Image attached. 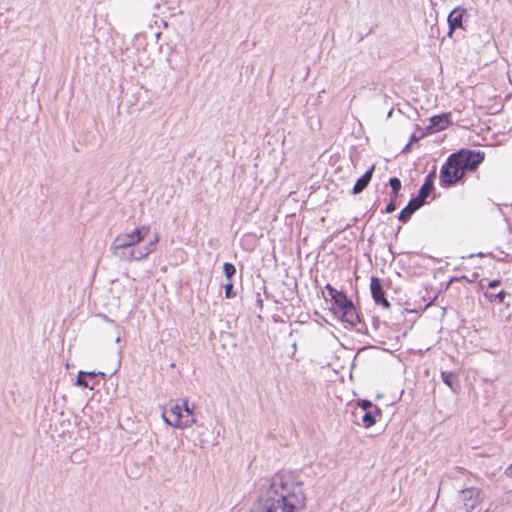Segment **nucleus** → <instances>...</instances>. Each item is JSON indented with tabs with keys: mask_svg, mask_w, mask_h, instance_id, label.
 <instances>
[{
	"mask_svg": "<svg viewBox=\"0 0 512 512\" xmlns=\"http://www.w3.org/2000/svg\"><path fill=\"white\" fill-rule=\"evenodd\" d=\"M307 500L299 473L280 470L255 483L249 512H301L306 509Z\"/></svg>",
	"mask_w": 512,
	"mask_h": 512,
	"instance_id": "nucleus-1",
	"label": "nucleus"
},
{
	"mask_svg": "<svg viewBox=\"0 0 512 512\" xmlns=\"http://www.w3.org/2000/svg\"><path fill=\"white\" fill-rule=\"evenodd\" d=\"M485 153L482 151L460 149L451 153L441 166L439 182L448 188L463 182L467 172H473L482 164Z\"/></svg>",
	"mask_w": 512,
	"mask_h": 512,
	"instance_id": "nucleus-2",
	"label": "nucleus"
},
{
	"mask_svg": "<svg viewBox=\"0 0 512 512\" xmlns=\"http://www.w3.org/2000/svg\"><path fill=\"white\" fill-rule=\"evenodd\" d=\"M331 303L333 313L342 322L347 323L351 327H355L359 332H363L367 329L362 315L357 311L353 301L348 298L344 291L335 297Z\"/></svg>",
	"mask_w": 512,
	"mask_h": 512,
	"instance_id": "nucleus-3",
	"label": "nucleus"
},
{
	"mask_svg": "<svg viewBox=\"0 0 512 512\" xmlns=\"http://www.w3.org/2000/svg\"><path fill=\"white\" fill-rule=\"evenodd\" d=\"M436 179V166L426 175L424 179V183L420 187L418 194L413 196L408 204L400 211L398 215V220L402 223H407L412 215L420 209L425 203L430 195V193L434 190V181Z\"/></svg>",
	"mask_w": 512,
	"mask_h": 512,
	"instance_id": "nucleus-4",
	"label": "nucleus"
},
{
	"mask_svg": "<svg viewBox=\"0 0 512 512\" xmlns=\"http://www.w3.org/2000/svg\"><path fill=\"white\" fill-rule=\"evenodd\" d=\"M483 500L478 487L464 488L459 492L454 512H471Z\"/></svg>",
	"mask_w": 512,
	"mask_h": 512,
	"instance_id": "nucleus-5",
	"label": "nucleus"
},
{
	"mask_svg": "<svg viewBox=\"0 0 512 512\" xmlns=\"http://www.w3.org/2000/svg\"><path fill=\"white\" fill-rule=\"evenodd\" d=\"M150 232V226H140L135 228L129 233L119 234L112 242L114 248L122 247H136L137 244L144 241Z\"/></svg>",
	"mask_w": 512,
	"mask_h": 512,
	"instance_id": "nucleus-6",
	"label": "nucleus"
},
{
	"mask_svg": "<svg viewBox=\"0 0 512 512\" xmlns=\"http://www.w3.org/2000/svg\"><path fill=\"white\" fill-rule=\"evenodd\" d=\"M189 415H184L182 412V405L176 403L172 405L169 412H163L164 421L173 427L184 429L190 427L196 422L195 418H189Z\"/></svg>",
	"mask_w": 512,
	"mask_h": 512,
	"instance_id": "nucleus-7",
	"label": "nucleus"
},
{
	"mask_svg": "<svg viewBox=\"0 0 512 512\" xmlns=\"http://www.w3.org/2000/svg\"><path fill=\"white\" fill-rule=\"evenodd\" d=\"M370 291L374 302L383 308H389L390 302L386 298V292L382 280L376 276H372L370 280Z\"/></svg>",
	"mask_w": 512,
	"mask_h": 512,
	"instance_id": "nucleus-8",
	"label": "nucleus"
},
{
	"mask_svg": "<svg viewBox=\"0 0 512 512\" xmlns=\"http://www.w3.org/2000/svg\"><path fill=\"white\" fill-rule=\"evenodd\" d=\"M452 124L451 113H441L434 115L430 118L429 125L425 128L427 133L433 134L438 131H442Z\"/></svg>",
	"mask_w": 512,
	"mask_h": 512,
	"instance_id": "nucleus-9",
	"label": "nucleus"
},
{
	"mask_svg": "<svg viewBox=\"0 0 512 512\" xmlns=\"http://www.w3.org/2000/svg\"><path fill=\"white\" fill-rule=\"evenodd\" d=\"M111 253L122 261H141V256L138 250V247H129V248H122V247H116L114 248V245L111 244L110 246Z\"/></svg>",
	"mask_w": 512,
	"mask_h": 512,
	"instance_id": "nucleus-10",
	"label": "nucleus"
},
{
	"mask_svg": "<svg viewBox=\"0 0 512 512\" xmlns=\"http://www.w3.org/2000/svg\"><path fill=\"white\" fill-rule=\"evenodd\" d=\"M466 14V10L461 7L454 8L447 17L448 22V36L451 37L453 32L457 28H461L463 24V16Z\"/></svg>",
	"mask_w": 512,
	"mask_h": 512,
	"instance_id": "nucleus-11",
	"label": "nucleus"
},
{
	"mask_svg": "<svg viewBox=\"0 0 512 512\" xmlns=\"http://www.w3.org/2000/svg\"><path fill=\"white\" fill-rule=\"evenodd\" d=\"M389 185L391 187L390 201L384 209V213H392L397 208V198L401 189V181L397 177H391L389 179Z\"/></svg>",
	"mask_w": 512,
	"mask_h": 512,
	"instance_id": "nucleus-12",
	"label": "nucleus"
},
{
	"mask_svg": "<svg viewBox=\"0 0 512 512\" xmlns=\"http://www.w3.org/2000/svg\"><path fill=\"white\" fill-rule=\"evenodd\" d=\"M115 372H112L110 373L109 375H107L106 373L104 372H95V371H89V372H86V371H79L78 374H77V377H76V380L74 382V384H88L89 381H95V378L97 376H101L102 380L104 382L107 381V378L109 377H112L113 374Z\"/></svg>",
	"mask_w": 512,
	"mask_h": 512,
	"instance_id": "nucleus-13",
	"label": "nucleus"
},
{
	"mask_svg": "<svg viewBox=\"0 0 512 512\" xmlns=\"http://www.w3.org/2000/svg\"><path fill=\"white\" fill-rule=\"evenodd\" d=\"M375 166L373 165L370 167L360 178L357 179L356 183L353 186L352 194L357 195L363 192L366 187L369 185L373 173H374Z\"/></svg>",
	"mask_w": 512,
	"mask_h": 512,
	"instance_id": "nucleus-14",
	"label": "nucleus"
},
{
	"mask_svg": "<svg viewBox=\"0 0 512 512\" xmlns=\"http://www.w3.org/2000/svg\"><path fill=\"white\" fill-rule=\"evenodd\" d=\"M381 416L379 407H374V410H367L363 412L361 420L365 428L372 427L377 422V417Z\"/></svg>",
	"mask_w": 512,
	"mask_h": 512,
	"instance_id": "nucleus-15",
	"label": "nucleus"
},
{
	"mask_svg": "<svg viewBox=\"0 0 512 512\" xmlns=\"http://www.w3.org/2000/svg\"><path fill=\"white\" fill-rule=\"evenodd\" d=\"M158 242H159V234L156 233L154 238L152 240H150L147 245H145L143 247H138L139 253H140V255H142L141 261L146 259L149 256V254L154 252Z\"/></svg>",
	"mask_w": 512,
	"mask_h": 512,
	"instance_id": "nucleus-16",
	"label": "nucleus"
},
{
	"mask_svg": "<svg viewBox=\"0 0 512 512\" xmlns=\"http://www.w3.org/2000/svg\"><path fill=\"white\" fill-rule=\"evenodd\" d=\"M507 295H508V293L506 291H504V290H500L496 294L488 293V292L484 293V296L487 299H489L491 302H497V303H504V300H505Z\"/></svg>",
	"mask_w": 512,
	"mask_h": 512,
	"instance_id": "nucleus-17",
	"label": "nucleus"
},
{
	"mask_svg": "<svg viewBox=\"0 0 512 512\" xmlns=\"http://www.w3.org/2000/svg\"><path fill=\"white\" fill-rule=\"evenodd\" d=\"M236 272L237 270L234 264L229 262H225L223 264V273L228 281H232V279L236 275Z\"/></svg>",
	"mask_w": 512,
	"mask_h": 512,
	"instance_id": "nucleus-18",
	"label": "nucleus"
},
{
	"mask_svg": "<svg viewBox=\"0 0 512 512\" xmlns=\"http://www.w3.org/2000/svg\"><path fill=\"white\" fill-rule=\"evenodd\" d=\"M325 290L327 291L328 296L324 295V299L326 301H330V302L343 291V290H337L329 283L325 285Z\"/></svg>",
	"mask_w": 512,
	"mask_h": 512,
	"instance_id": "nucleus-19",
	"label": "nucleus"
},
{
	"mask_svg": "<svg viewBox=\"0 0 512 512\" xmlns=\"http://www.w3.org/2000/svg\"><path fill=\"white\" fill-rule=\"evenodd\" d=\"M223 288L225 291V298L232 299V298L236 297L237 293L234 290V285H233L232 281H228L227 283H225L223 285Z\"/></svg>",
	"mask_w": 512,
	"mask_h": 512,
	"instance_id": "nucleus-20",
	"label": "nucleus"
},
{
	"mask_svg": "<svg viewBox=\"0 0 512 512\" xmlns=\"http://www.w3.org/2000/svg\"><path fill=\"white\" fill-rule=\"evenodd\" d=\"M441 378H442L444 384H453V382L457 378V375L454 372L443 371V372H441Z\"/></svg>",
	"mask_w": 512,
	"mask_h": 512,
	"instance_id": "nucleus-21",
	"label": "nucleus"
},
{
	"mask_svg": "<svg viewBox=\"0 0 512 512\" xmlns=\"http://www.w3.org/2000/svg\"><path fill=\"white\" fill-rule=\"evenodd\" d=\"M358 407L361 408L362 412H365L367 410H374V407H376L370 400L362 399L358 401Z\"/></svg>",
	"mask_w": 512,
	"mask_h": 512,
	"instance_id": "nucleus-22",
	"label": "nucleus"
},
{
	"mask_svg": "<svg viewBox=\"0 0 512 512\" xmlns=\"http://www.w3.org/2000/svg\"><path fill=\"white\" fill-rule=\"evenodd\" d=\"M181 405H182V412L184 415H189L190 416L189 418H195L194 413H193V408L189 407L188 401L186 399L182 400Z\"/></svg>",
	"mask_w": 512,
	"mask_h": 512,
	"instance_id": "nucleus-23",
	"label": "nucleus"
},
{
	"mask_svg": "<svg viewBox=\"0 0 512 512\" xmlns=\"http://www.w3.org/2000/svg\"><path fill=\"white\" fill-rule=\"evenodd\" d=\"M426 135H429L426 130L424 132H422L420 135L413 133L410 137L409 143L410 144L416 143V142L420 141L422 138H424Z\"/></svg>",
	"mask_w": 512,
	"mask_h": 512,
	"instance_id": "nucleus-24",
	"label": "nucleus"
},
{
	"mask_svg": "<svg viewBox=\"0 0 512 512\" xmlns=\"http://www.w3.org/2000/svg\"><path fill=\"white\" fill-rule=\"evenodd\" d=\"M501 284V280L494 279L488 282L487 287L488 288H496Z\"/></svg>",
	"mask_w": 512,
	"mask_h": 512,
	"instance_id": "nucleus-25",
	"label": "nucleus"
},
{
	"mask_svg": "<svg viewBox=\"0 0 512 512\" xmlns=\"http://www.w3.org/2000/svg\"><path fill=\"white\" fill-rule=\"evenodd\" d=\"M256 304L260 309L263 308V300L261 299L260 293L256 294Z\"/></svg>",
	"mask_w": 512,
	"mask_h": 512,
	"instance_id": "nucleus-26",
	"label": "nucleus"
},
{
	"mask_svg": "<svg viewBox=\"0 0 512 512\" xmlns=\"http://www.w3.org/2000/svg\"><path fill=\"white\" fill-rule=\"evenodd\" d=\"M479 277V274L477 272H474L472 275H471V278L468 279L467 277H463L464 279L468 280L469 282H475L477 280V278Z\"/></svg>",
	"mask_w": 512,
	"mask_h": 512,
	"instance_id": "nucleus-27",
	"label": "nucleus"
},
{
	"mask_svg": "<svg viewBox=\"0 0 512 512\" xmlns=\"http://www.w3.org/2000/svg\"><path fill=\"white\" fill-rule=\"evenodd\" d=\"M411 145H412V144H410V143L408 142V143L405 145V147L402 149L401 153H402V154H407V153H409V152H410V150H411Z\"/></svg>",
	"mask_w": 512,
	"mask_h": 512,
	"instance_id": "nucleus-28",
	"label": "nucleus"
},
{
	"mask_svg": "<svg viewBox=\"0 0 512 512\" xmlns=\"http://www.w3.org/2000/svg\"><path fill=\"white\" fill-rule=\"evenodd\" d=\"M486 280H487V279H481V280L479 281V286H480L482 289L485 287V283H484V282H485Z\"/></svg>",
	"mask_w": 512,
	"mask_h": 512,
	"instance_id": "nucleus-29",
	"label": "nucleus"
},
{
	"mask_svg": "<svg viewBox=\"0 0 512 512\" xmlns=\"http://www.w3.org/2000/svg\"><path fill=\"white\" fill-rule=\"evenodd\" d=\"M450 388L453 390V392L458 393V388H460V386L450 385Z\"/></svg>",
	"mask_w": 512,
	"mask_h": 512,
	"instance_id": "nucleus-30",
	"label": "nucleus"
},
{
	"mask_svg": "<svg viewBox=\"0 0 512 512\" xmlns=\"http://www.w3.org/2000/svg\"><path fill=\"white\" fill-rule=\"evenodd\" d=\"M484 255H485L484 253L480 252V253H478L476 256H478V257H483Z\"/></svg>",
	"mask_w": 512,
	"mask_h": 512,
	"instance_id": "nucleus-31",
	"label": "nucleus"
},
{
	"mask_svg": "<svg viewBox=\"0 0 512 512\" xmlns=\"http://www.w3.org/2000/svg\"><path fill=\"white\" fill-rule=\"evenodd\" d=\"M488 256L492 257V258H495L494 255L492 253H489Z\"/></svg>",
	"mask_w": 512,
	"mask_h": 512,
	"instance_id": "nucleus-32",
	"label": "nucleus"
},
{
	"mask_svg": "<svg viewBox=\"0 0 512 512\" xmlns=\"http://www.w3.org/2000/svg\"><path fill=\"white\" fill-rule=\"evenodd\" d=\"M90 388V390H93L94 389V386L93 385H90L88 386Z\"/></svg>",
	"mask_w": 512,
	"mask_h": 512,
	"instance_id": "nucleus-33",
	"label": "nucleus"
},
{
	"mask_svg": "<svg viewBox=\"0 0 512 512\" xmlns=\"http://www.w3.org/2000/svg\"><path fill=\"white\" fill-rule=\"evenodd\" d=\"M508 470H512V464L509 466Z\"/></svg>",
	"mask_w": 512,
	"mask_h": 512,
	"instance_id": "nucleus-34",
	"label": "nucleus"
}]
</instances>
